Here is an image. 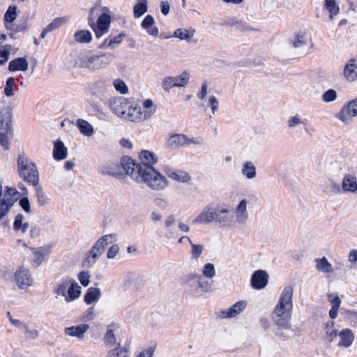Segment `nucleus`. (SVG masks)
I'll list each match as a JSON object with an SVG mask.
<instances>
[{"label": "nucleus", "instance_id": "27", "mask_svg": "<svg viewBox=\"0 0 357 357\" xmlns=\"http://www.w3.org/2000/svg\"><path fill=\"white\" fill-rule=\"evenodd\" d=\"M29 68V63L24 57L16 58L10 61L8 70L11 72L22 71L25 72Z\"/></svg>", "mask_w": 357, "mask_h": 357}, {"label": "nucleus", "instance_id": "64", "mask_svg": "<svg viewBox=\"0 0 357 357\" xmlns=\"http://www.w3.org/2000/svg\"><path fill=\"white\" fill-rule=\"evenodd\" d=\"M123 36L122 34H119L116 37L110 38L108 43V46L112 49L115 48L116 45L121 43Z\"/></svg>", "mask_w": 357, "mask_h": 357}, {"label": "nucleus", "instance_id": "6", "mask_svg": "<svg viewBox=\"0 0 357 357\" xmlns=\"http://www.w3.org/2000/svg\"><path fill=\"white\" fill-rule=\"evenodd\" d=\"M20 176L27 183L36 186L39 183V173L34 163L24 155H20L17 162Z\"/></svg>", "mask_w": 357, "mask_h": 357}, {"label": "nucleus", "instance_id": "30", "mask_svg": "<svg viewBox=\"0 0 357 357\" xmlns=\"http://www.w3.org/2000/svg\"><path fill=\"white\" fill-rule=\"evenodd\" d=\"M49 250L45 248L33 249L32 261L34 266H39L44 261L45 257L48 254Z\"/></svg>", "mask_w": 357, "mask_h": 357}, {"label": "nucleus", "instance_id": "18", "mask_svg": "<svg viewBox=\"0 0 357 357\" xmlns=\"http://www.w3.org/2000/svg\"><path fill=\"white\" fill-rule=\"evenodd\" d=\"M356 116L354 109L349 102L342 107L340 112L335 114V117L345 125L350 124L353 118Z\"/></svg>", "mask_w": 357, "mask_h": 357}, {"label": "nucleus", "instance_id": "49", "mask_svg": "<svg viewBox=\"0 0 357 357\" xmlns=\"http://www.w3.org/2000/svg\"><path fill=\"white\" fill-rule=\"evenodd\" d=\"M337 91L334 89H328L322 95V100L325 102H331L337 99Z\"/></svg>", "mask_w": 357, "mask_h": 357}, {"label": "nucleus", "instance_id": "34", "mask_svg": "<svg viewBox=\"0 0 357 357\" xmlns=\"http://www.w3.org/2000/svg\"><path fill=\"white\" fill-rule=\"evenodd\" d=\"M29 222L24 220V218L22 214H17L15 218L13 229L15 231H21L25 233L29 229Z\"/></svg>", "mask_w": 357, "mask_h": 357}, {"label": "nucleus", "instance_id": "10", "mask_svg": "<svg viewBox=\"0 0 357 357\" xmlns=\"http://www.w3.org/2000/svg\"><path fill=\"white\" fill-rule=\"evenodd\" d=\"M248 204V200L243 199L236 206L234 215L235 228L243 229L246 227L249 217Z\"/></svg>", "mask_w": 357, "mask_h": 357}, {"label": "nucleus", "instance_id": "38", "mask_svg": "<svg viewBox=\"0 0 357 357\" xmlns=\"http://www.w3.org/2000/svg\"><path fill=\"white\" fill-rule=\"evenodd\" d=\"M147 0H137V3L133 8V14L135 18L142 16L148 10Z\"/></svg>", "mask_w": 357, "mask_h": 357}, {"label": "nucleus", "instance_id": "17", "mask_svg": "<svg viewBox=\"0 0 357 357\" xmlns=\"http://www.w3.org/2000/svg\"><path fill=\"white\" fill-rule=\"evenodd\" d=\"M216 221L224 227H235L234 217L229 214V209L221 208L215 212Z\"/></svg>", "mask_w": 357, "mask_h": 357}, {"label": "nucleus", "instance_id": "37", "mask_svg": "<svg viewBox=\"0 0 357 357\" xmlns=\"http://www.w3.org/2000/svg\"><path fill=\"white\" fill-rule=\"evenodd\" d=\"M195 31L188 30L185 29H178L174 33V36L179 38L181 40H185L190 42L194 36Z\"/></svg>", "mask_w": 357, "mask_h": 357}, {"label": "nucleus", "instance_id": "14", "mask_svg": "<svg viewBox=\"0 0 357 357\" xmlns=\"http://www.w3.org/2000/svg\"><path fill=\"white\" fill-rule=\"evenodd\" d=\"M164 172L166 175L173 181L188 185L191 183V175L186 171L182 169L165 168Z\"/></svg>", "mask_w": 357, "mask_h": 357}, {"label": "nucleus", "instance_id": "48", "mask_svg": "<svg viewBox=\"0 0 357 357\" xmlns=\"http://www.w3.org/2000/svg\"><path fill=\"white\" fill-rule=\"evenodd\" d=\"M113 85L115 89L121 94H126L128 91L127 85L120 79L114 80Z\"/></svg>", "mask_w": 357, "mask_h": 357}, {"label": "nucleus", "instance_id": "60", "mask_svg": "<svg viewBox=\"0 0 357 357\" xmlns=\"http://www.w3.org/2000/svg\"><path fill=\"white\" fill-rule=\"evenodd\" d=\"M328 300L332 304V307H340L341 300L336 294H331L328 295Z\"/></svg>", "mask_w": 357, "mask_h": 357}, {"label": "nucleus", "instance_id": "41", "mask_svg": "<svg viewBox=\"0 0 357 357\" xmlns=\"http://www.w3.org/2000/svg\"><path fill=\"white\" fill-rule=\"evenodd\" d=\"M242 174L249 179L256 176V167L252 162H246L242 169Z\"/></svg>", "mask_w": 357, "mask_h": 357}, {"label": "nucleus", "instance_id": "13", "mask_svg": "<svg viewBox=\"0 0 357 357\" xmlns=\"http://www.w3.org/2000/svg\"><path fill=\"white\" fill-rule=\"evenodd\" d=\"M202 141L201 137L190 139L184 135L175 134L169 137L167 140V144L171 148H177L190 144H200Z\"/></svg>", "mask_w": 357, "mask_h": 357}, {"label": "nucleus", "instance_id": "24", "mask_svg": "<svg viewBox=\"0 0 357 357\" xmlns=\"http://www.w3.org/2000/svg\"><path fill=\"white\" fill-rule=\"evenodd\" d=\"M111 22V17L107 14L101 15L97 22V29H95L96 36L100 38L102 36L103 33L108 30Z\"/></svg>", "mask_w": 357, "mask_h": 357}, {"label": "nucleus", "instance_id": "61", "mask_svg": "<svg viewBox=\"0 0 357 357\" xmlns=\"http://www.w3.org/2000/svg\"><path fill=\"white\" fill-rule=\"evenodd\" d=\"M20 206L22 207V208L26 213H30L31 211V208L30 205V202L26 197L22 198L20 200Z\"/></svg>", "mask_w": 357, "mask_h": 357}, {"label": "nucleus", "instance_id": "51", "mask_svg": "<svg viewBox=\"0 0 357 357\" xmlns=\"http://www.w3.org/2000/svg\"><path fill=\"white\" fill-rule=\"evenodd\" d=\"M192 245V250H191V255H192V259H197L202 254L204 247L202 245H196L191 242Z\"/></svg>", "mask_w": 357, "mask_h": 357}, {"label": "nucleus", "instance_id": "42", "mask_svg": "<svg viewBox=\"0 0 357 357\" xmlns=\"http://www.w3.org/2000/svg\"><path fill=\"white\" fill-rule=\"evenodd\" d=\"M316 268L321 271L324 273H331L333 271V268L331 264L328 261L326 257H322L321 259H316Z\"/></svg>", "mask_w": 357, "mask_h": 357}, {"label": "nucleus", "instance_id": "57", "mask_svg": "<svg viewBox=\"0 0 357 357\" xmlns=\"http://www.w3.org/2000/svg\"><path fill=\"white\" fill-rule=\"evenodd\" d=\"M155 347L151 345L145 347L139 354L138 357H151L154 354Z\"/></svg>", "mask_w": 357, "mask_h": 357}, {"label": "nucleus", "instance_id": "52", "mask_svg": "<svg viewBox=\"0 0 357 357\" xmlns=\"http://www.w3.org/2000/svg\"><path fill=\"white\" fill-rule=\"evenodd\" d=\"M10 50L7 47L0 49V65H4L9 59Z\"/></svg>", "mask_w": 357, "mask_h": 357}, {"label": "nucleus", "instance_id": "1", "mask_svg": "<svg viewBox=\"0 0 357 357\" xmlns=\"http://www.w3.org/2000/svg\"><path fill=\"white\" fill-rule=\"evenodd\" d=\"M141 164L135 162L130 157L124 156L121 164L125 172L138 183L146 184L154 190H162L169 182L167 178L153 168L158 162L157 155L148 150H142L139 153Z\"/></svg>", "mask_w": 357, "mask_h": 357}, {"label": "nucleus", "instance_id": "19", "mask_svg": "<svg viewBox=\"0 0 357 357\" xmlns=\"http://www.w3.org/2000/svg\"><path fill=\"white\" fill-rule=\"evenodd\" d=\"M245 301H240L234 303L227 310L221 311L222 318H233L241 314L247 307Z\"/></svg>", "mask_w": 357, "mask_h": 357}, {"label": "nucleus", "instance_id": "39", "mask_svg": "<svg viewBox=\"0 0 357 357\" xmlns=\"http://www.w3.org/2000/svg\"><path fill=\"white\" fill-rule=\"evenodd\" d=\"M13 136L11 126L7 130H0V144L5 149H8L10 146L9 139Z\"/></svg>", "mask_w": 357, "mask_h": 357}, {"label": "nucleus", "instance_id": "35", "mask_svg": "<svg viewBox=\"0 0 357 357\" xmlns=\"http://www.w3.org/2000/svg\"><path fill=\"white\" fill-rule=\"evenodd\" d=\"M116 105L113 108L114 112L120 117L127 119L126 116L129 114V109L126 112L124 109L127 107V102L125 100L119 98L115 100Z\"/></svg>", "mask_w": 357, "mask_h": 357}, {"label": "nucleus", "instance_id": "26", "mask_svg": "<svg viewBox=\"0 0 357 357\" xmlns=\"http://www.w3.org/2000/svg\"><path fill=\"white\" fill-rule=\"evenodd\" d=\"M79 132L87 137H91L94 134V128L93 126L86 120L83 119H77L75 122Z\"/></svg>", "mask_w": 357, "mask_h": 357}, {"label": "nucleus", "instance_id": "2", "mask_svg": "<svg viewBox=\"0 0 357 357\" xmlns=\"http://www.w3.org/2000/svg\"><path fill=\"white\" fill-rule=\"evenodd\" d=\"M293 292L292 286L285 287L273 312L274 322L278 326L282 328H290L289 320L293 309Z\"/></svg>", "mask_w": 357, "mask_h": 357}, {"label": "nucleus", "instance_id": "25", "mask_svg": "<svg viewBox=\"0 0 357 357\" xmlns=\"http://www.w3.org/2000/svg\"><path fill=\"white\" fill-rule=\"evenodd\" d=\"M340 341L338 345L344 347H349L354 340V334L351 329L345 328L338 333Z\"/></svg>", "mask_w": 357, "mask_h": 357}, {"label": "nucleus", "instance_id": "50", "mask_svg": "<svg viewBox=\"0 0 357 357\" xmlns=\"http://www.w3.org/2000/svg\"><path fill=\"white\" fill-rule=\"evenodd\" d=\"M7 316H8L10 323L15 327L18 328H22L23 330L24 329V328H26L27 324L19 319L14 318L10 312H7Z\"/></svg>", "mask_w": 357, "mask_h": 357}, {"label": "nucleus", "instance_id": "22", "mask_svg": "<svg viewBox=\"0 0 357 357\" xmlns=\"http://www.w3.org/2000/svg\"><path fill=\"white\" fill-rule=\"evenodd\" d=\"M90 328L89 324H82L80 325L73 326L65 328L66 335L70 337H75L79 340H82L84 337V334Z\"/></svg>", "mask_w": 357, "mask_h": 357}, {"label": "nucleus", "instance_id": "32", "mask_svg": "<svg viewBox=\"0 0 357 357\" xmlns=\"http://www.w3.org/2000/svg\"><path fill=\"white\" fill-rule=\"evenodd\" d=\"M324 7L329 13L331 20H333L340 12L339 6L335 0H325Z\"/></svg>", "mask_w": 357, "mask_h": 357}, {"label": "nucleus", "instance_id": "63", "mask_svg": "<svg viewBox=\"0 0 357 357\" xmlns=\"http://www.w3.org/2000/svg\"><path fill=\"white\" fill-rule=\"evenodd\" d=\"M208 105L211 108L213 114H215L218 109L219 102L215 96H211L208 98Z\"/></svg>", "mask_w": 357, "mask_h": 357}, {"label": "nucleus", "instance_id": "43", "mask_svg": "<svg viewBox=\"0 0 357 357\" xmlns=\"http://www.w3.org/2000/svg\"><path fill=\"white\" fill-rule=\"evenodd\" d=\"M75 38L78 43H89L91 40V34L87 30H81L75 33Z\"/></svg>", "mask_w": 357, "mask_h": 357}, {"label": "nucleus", "instance_id": "45", "mask_svg": "<svg viewBox=\"0 0 357 357\" xmlns=\"http://www.w3.org/2000/svg\"><path fill=\"white\" fill-rule=\"evenodd\" d=\"M68 19L66 17H60L54 19L50 24L47 26V31H53L67 23Z\"/></svg>", "mask_w": 357, "mask_h": 357}, {"label": "nucleus", "instance_id": "36", "mask_svg": "<svg viewBox=\"0 0 357 357\" xmlns=\"http://www.w3.org/2000/svg\"><path fill=\"white\" fill-rule=\"evenodd\" d=\"M100 290L98 288L91 287L84 296V301L87 304H91L98 301L100 296Z\"/></svg>", "mask_w": 357, "mask_h": 357}, {"label": "nucleus", "instance_id": "46", "mask_svg": "<svg viewBox=\"0 0 357 357\" xmlns=\"http://www.w3.org/2000/svg\"><path fill=\"white\" fill-rule=\"evenodd\" d=\"M202 275L206 278H213L215 275L214 265L211 263L206 264L202 270Z\"/></svg>", "mask_w": 357, "mask_h": 357}, {"label": "nucleus", "instance_id": "55", "mask_svg": "<svg viewBox=\"0 0 357 357\" xmlns=\"http://www.w3.org/2000/svg\"><path fill=\"white\" fill-rule=\"evenodd\" d=\"M229 23L231 25L236 26V28L240 31H249L250 29V27L243 22L237 20L236 19H231Z\"/></svg>", "mask_w": 357, "mask_h": 357}, {"label": "nucleus", "instance_id": "3", "mask_svg": "<svg viewBox=\"0 0 357 357\" xmlns=\"http://www.w3.org/2000/svg\"><path fill=\"white\" fill-rule=\"evenodd\" d=\"M56 298H63L65 301L70 303L81 296V287L72 278L67 277L57 282L53 289Z\"/></svg>", "mask_w": 357, "mask_h": 357}, {"label": "nucleus", "instance_id": "29", "mask_svg": "<svg viewBox=\"0 0 357 357\" xmlns=\"http://www.w3.org/2000/svg\"><path fill=\"white\" fill-rule=\"evenodd\" d=\"M154 24L155 20L153 17L151 15H148L142 21V26L147 31L149 34L157 36L158 35V29L154 26Z\"/></svg>", "mask_w": 357, "mask_h": 357}, {"label": "nucleus", "instance_id": "33", "mask_svg": "<svg viewBox=\"0 0 357 357\" xmlns=\"http://www.w3.org/2000/svg\"><path fill=\"white\" fill-rule=\"evenodd\" d=\"M36 197L37 199V203L40 206H45L50 203V198L47 195L45 192L43 188L39 185L35 186Z\"/></svg>", "mask_w": 357, "mask_h": 357}, {"label": "nucleus", "instance_id": "31", "mask_svg": "<svg viewBox=\"0 0 357 357\" xmlns=\"http://www.w3.org/2000/svg\"><path fill=\"white\" fill-rule=\"evenodd\" d=\"M53 155L57 160H63L67 157V148L61 140L54 143Z\"/></svg>", "mask_w": 357, "mask_h": 357}, {"label": "nucleus", "instance_id": "16", "mask_svg": "<svg viewBox=\"0 0 357 357\" xmlns=\"http://www.w3.org/2000/svg\"><path fill=\"white\" fill-rule=\"evenodd\" d=\"M342 74L345 79L349 82L357 80V56L347 61Z\"/></svg>", "mask_w": 357, "mask_h": 357}, {"label": "nucleus", "instance_id": "59", "mask_svg": "<svg viewBox=\"0 0 357 357\" xmlns=\"http://www.w3.org/2000/svg\"><path fill=\"white\" fill-rule=\"evenodd\" d=\"M111 355L113 357H126L128 353L126 349L117 347L112 351Z\"/></svg>", "mask_w": 357, "mask_h": 357}, {"label": "nucleus", "instance_id": "12", "mask_svg": "<svg viewBox=\"0 0 357 357\" xmlns=\"http://www.w3.org/2000/svg\"><path fill=\"white\" fill-rule=\"evenodd\" d=\"M15 280L17 287L23 290L27 289L33 282V279L29 270L23 266H20L16 270Z\"/></svg>", "mask_w": 357, "mask_h": 357}, {"label": "nucleus", "instance_id": "23", "mask_svg": "<svg viewBox=\"0 0 357 357\" xmlns=\"http://www.w3.org/2000/svg\"><path fill=\"white\" fill-rule=\"evenodd\" d=\"M290 44L295 49H298L307 44V33L304 30L296 31L290 39Z\"/></svg>", "mask_w": 357, "mask_h": 357}, {"label": "nucleus", "instance_id": "8", "mask_svg": "<svg viewBox=\"0 0 357 357\" xmlns=\"http://www.w3.org/2000/svg\"><path fill=\"white\" fill-rule=\"evenodd\" d=\"M182 282L184 285L197 293L208 292L212 289L211 283L197 273L187 274L183 278Z\"/></svg>", "mask_w": 357, "mask_h": 357}, {"label": "nucleus", "instance_id": "40", "mask_svg": "<svg viewBox=\"0 0 357 357\" xmlns=\"http://www.w3.org/2000/svg\"><path fill=\"white\" fill-rule=\"evenodd\" d=\"M324 329L326 331V339L328 342H332L337 336V331L334 328V322L328 321L324 324Z\"/></svg>", "mask_w": 357, "mask_h": 357}, {"label": "nucleus", "instance_id": "9", "mask_svg": "<svg viewBox=\"0 0 357 357\" xmlns=\"http://www.w3.org/2000/svg\"><path fill=\"white\" fill-rule=\"evenodd\" d=\"M21 194L15 188L7 187L0 199V221L6 217Z\"/></svg>", "mask_w": 357, "mask_h": 357}, {"label": "nucleus", "instance_id": "20", "mask_svg": "<svg viewBox=\"0 0 357 357\" xmlns=\"http://www.w3.org/2000/svg\"><path fill=\"white\" fill-rule=\"evenodd\" d=\"M268 280L267 273L263 270H258L252 274L251 282L255 289H261L267 285Z\"/></svg>", "mask_w": 357, "mask_h": 357}, {"label": "nucleus", "instance_id": "53", "mask_svg": "<svg viewBox=\"0 0 357 357\" xmlns=\"http://www.w3.org/2000/svg\"><path fill=\"white\" fill-rule=\"evenodd\" d=\"M24 334L26 338L31 340H34L39 335V333L37 330L30 328L28 325H26V328L24 329Z\"/></svg>", "mask_w": 357, "mask_h": 357}, {"label": "nucleus", "instance_id": "7", "mask_svg": "<svg viewBox=\"0 0 357 357\" xmlns=\"http://www.w3.org/2000/svg\"><path fill=\"white\" fill-rule=\"evenodd\" d=\"M118 241L116 234H110L104 235L96 242L93 248L89 252L87 260L89 263L94 264L99 256H100L105 250V247L108 244H112Z\"/></svg>", "mask_w": 357, "mask_h": 357}, {"label": "nucleus", "instance_id": "28", "mask_svg": "<svg viewBox=\"0 0 357 357\" xmlns=\"http://www.w3.org/2000/svg\"><path fill=\"white\" fill-rule=\"evenodd\" d=\"M344 191L356 192L357 191V181L354 176L347 174L344 176L342 183Z\"/></svg>", "mask_w": 357, "mask_h": 357}, {"label": "nucleus", "instance_id": "4", "mask_svg": "<svg viewBox=\"0 0 357 357\" xmlns=\"http://www.w3.org/2000/svg\"><path fill=\"white\" fill-rule=\"evenodd\" d=\"M156 109V105L152 100H142L140 105H132L129 107V114L126 117L127 120L132 122H144L153 116Z\"/></svg>", "mask_w": 357, "mask_h": 357}, {"label": "nucleus", "instance_id": "11", "mask_svg": "<svg viewBox=\"0 0 357 357\" xmlns=\"http://www.w3.org/2000/svg\"><path fill=\"white\" fill-rule=\"evenodd\" d=\"M190 77V73L186 71L176 77H166L162 82V87L165 91H169L174 87L185 86L188 84Z\"/></svg>", "mask_w": 357, "mask_h": 357}, {"label": "nucleus", "instance_id": "58", "mask_svg": "<svg viewBox=\"0 0 357 357\" xmlns=\"http://www.w3.org/2000/svg\"><path fill=\"white\" fill-rule=\"evenodd\" d=\"M302 123L301 118L298 115L290 117L287 121L288 127L290 128H294Z\"/></svg>", "mask_w": 357, "mask_h": 357}, {"label": "nucleus", "instance_id": "15", "mask_svg": "<svg viewBox=\"0 0 357 357\" xmlns=\"http://www.w3.org/2000/svg\"><path fill=\"white\" fill-rule=\"evenodd\" d=\"M215 218V210L212 206L208 205L205 206L199 215L192 220L193 225H206Z\"/></svg>", "mask_w": 357, "mask_h": 357}, {"label": "nucleus", "instance_id": "44", "mask_svg": "<svg viewBox=\"0 0 357 357\" xmlns=\"http://www.w3.org/2000/svg\"><path fill=\"white\" fill-rule=\"evenodd\" d=\"M17 16V8L15 6H10L4 15L6 23L13 22Z\"/></svg>", "mask_w": 357, "mask_h": 357}, {"label": "nucleus", "instance_id": "47", "mask_svg": "<svg viewBox=\"0 0 357 357\" xmlns=\"http://www.w3.org/2000/svg\"><path fill=\"white\" fill-rule=\"evenodd\" d=\"M15 85V80L13 77H8L6 82L4 93L7 97L13 96V86Z\"/></svg>", "mask_w": 357, "mask_h": 357}, {"label": "nucleus", "instance_id": "5", "mask_svg": "<svg viewBox=\"0 0 357 357\" xmlns=\"http://www.w3.org/2000/svg\"><path fill=\"white\" fill-rule=\"evenodd\" d=\"M77 64L80 68H86L92 71L105 68L111 62V56L107 54L96 55L90 54H80Z\"/></svg>", "mask_w": 357, "mask_h": 357}, {"label": "nucleus", "instance_id": "56", "mask_svg": "<svg viewBox=\"0 0 357 357\" xmlns=\"http://www.w3.org/2000/svg\"><path fill=\"white\" fill-rule=\"evenodd\" d=\"M78 279L83 286L86 287L90 282V275L88 272L82 271L79 273Z\"/></svg>", "mask_w": 357, "mask_h": 357}, {"label": "nucleus", "instance_id": "54", "mask_svg": "<svg viewBox=\"0 0 357 357\" xmlns=\"http://www.w3.org/2000/svg\"><path fill=\"white\" fill-rule=\"evenodd\" d=\"M120 248L118 245L114 244L109 248L107 252V257L109 259L115 258L119 253Z\"/></svg>", "mask_w": 357, "mask_h": 357}, {"label": "nucleus", "instance_id": "62", "mask_svg": "<svg viewBox=\"0 0 357 357\" xmlns=\"http://www.w3.org/2000/svg\"><path fill=\"white\" fill-rule=\"evenodd\" d=\"M105 340L107 344L113 345L116 342V337L113 331L109 330L105 335Z\"/></svg>", "mask_w": 357, "mask_h": 357}, {"label": "nucleus", "instance_id": "21", "mask_svg": "<svg viewBox=\"0 0 357 357\" xmlns=\"http://www.w3.org/2000/svg\"><path fill=\"white\" fill-rule=\"evenodd\" d=\"M11 126V112L4 102H0V130H7Z\"/></svg>", "mask_w": 357, "mask_h": 357}]
</instances>
